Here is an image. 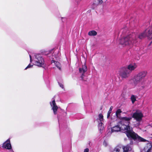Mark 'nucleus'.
I'll return each mask as SVG.
<instances>
[{"label":"nucleus","instance_id":"nucleus-1","mask_svg":"<svg viewBox=\"0 0 152 152\" xmlns=\"http://www.w3.org/2000/svg\"><path fill=\"white\" fill-rule=\"evenodd\" d=\"M132 119L131 117H123L120 122L121 125L126 126L127 128L125 129V132L127 137L129 138L133 139L134 140L138 141L145 142L147 140L140 137L134 133L132 130V128L129 125L130 124V121Z\"/></svg>","mask_w":152,"mask_h":152},{"label":"nucleus","instance_id":"nucleus-2","mask_svg":"<svg viewBox=\"0 0 152 152\" xmlns=\"http://www.w3.org/2000/svg\"><path fill=\"white\" fill-rule=\"evenodd\" d=\"M138 41V36L132 33L123 37L120 40V43L123 46L135 45Z\"/></svg>","mask_w":152,"mask_h":152},{"label":"nucleus","instance_id":"nucleus-3","mask_svg":"<svg viewBox=\"0 0 152 152\" xmlns=\"http://www.w3.org/2000/svg\"><path fill=\"white\" fill-rule=\"evenodd\" d=\"M127 128V127L125 125L122 126L120 123L118 125H116L112 127L111 129H108L107 131V135L108 136L110 135L112 132H118L121 130L125 131L124 129Z\"/></svg>","mask_w":152,"mask_h":152},{"label":"nucleus","instance_id":"nucleus-4","mask_svg":"<svg viewBox=\"0 0 152 152\" xmlns=\"http://www.w3.org/2000/svg\"><path fill=\"white\" fill-rule=\"evenodd\" d=\"M131 150V148L129 145L123 146L122 148L120 146H116L111 152H128Z\"/></svg>","mask_w":152,"mask_h":152},{"label":"nucleus","instance_id":"nucleus-5","mask_svg":"<svg viewBox=\"0 0 152 152\" xmlns=\"http://www.w3.org/2000/svg\"><path fill=\"white\" fill-rule=\"evenodd\" d=\"M35 64L39 66H42L44 64V60L40 54H36L35 55Z\"/></svg>","mask_w":152,"mask_h":152},{"label":"nucleus","instance_id":"nucleus-6","mask_svg":"<svg viewBox=\"0 0 152 152\" xmlns=\"http://www.w3.org/2000/svg\"><path fill=\"white\" fill-rule=\"evenodd\" d=\"M143 116V115L141 112L139 110L137 111L136 112L133 113V117L135 118L137 121L138 122L137 124L136 125L137 126H138L140 124V121L142 120V118Z\"/></svg>","mask_w":152,"mask_h":152},{"label":"nucleus","instance_id":"nucleus-7","mask_svg":"<svg viewBox=\"0 0 152 152\" xmlns=\"http://www.w3.org/2000/svg\"><path fill=\"white\" fill-rule=\"evenodd\" d=\"M142 81L141 79L136 75L129 80V83L134 85V86H136Z\"/></svg>","mask_w":152,"mask_h":152},{"label":"nucleus","instance_id":"nucleus-8","mask_svg":"<svg viewBox=\"0 0 152 152\" xmlns=\"http://www.w3.org/2000/svg\"><path fill=\"white\" fill-rule=\"evenodd\" d=\"M131 72L127 68H124L121 71L120 75L123 78H126L129 76Z\"/></svg>","mask_w":152,"mask_h":152},{"label":"nucleus","instance_id":"nucleus-9","mask_svg":"<svg viewBox=\"0 0 152 152\" xmlns=\"http://www.w3.org/2000/svg\"><path fill=\"white\" fill-rule=\"evenodd\" d=\"M87 67L85 65H83L82 67L80 68L79 69V72L81 74V79L83 80H84L83 79V77L85 76V73L87 71Z\"/></svg>","mask_w":152,"mask_h":152},{"label":"nucleus","instance_id":"nucleus-10","mask_svg":"<svg viewBox=\"0 0 152 152\" xmlns=\"http://www.w3.org/2000/svg\"><path fill=\"white\" fill-rule=\"evenodd\" d=\"M50 105L52 107V110H53L54 114L55 115L56 114V111L58 109V107L56 105L55 100L54 99L52 102H50Z\"/></svg>","mask_w":152,"mask_h":152},{"label":"nucleus","instance_id":"nucleus-11","mask_svg":"<svg viewBox=\"0 0 152 152\" xmlns=\"http://www.w3.org/2000/svg\"><path fill=\"white\" fill-rule=\"evenodd\" d=\"M3 147L8 149H10L12 147L10 139H8L3 144Z\"/></svg>","mask_w":152,"mask_h":152},{"label":"nucleus","instance_id":"nucleus-12","mask_svg":"<svg viewBox=\"0 0 152 152\" xmlns=\"http://www.w3.org/2000/svg\"><path fill=\"white\" fill-rule=\"evenodd\" d=\"M147 74V72L146 71H143L139 72L137 74L138 76L142 80L145 77Z\"/></svg>","mask_w":152,"mask_h":152},{"label":"nucleus","instance_id":"nucleus-13","mask_svg":"<svg viewBox=\"0 0 152 152\" xmlns=\"http://www.w3.org/2000/svg\"><path fill=\"white\" fill-rule=\"evenodd\" d=\"M152 148V145L150 143H148L144 148V150L146 152H151Z\"/></svg>","mask_w":152,"mask_h":152},{"label":"nucleus","instance_id":"nucleus-14","mask_svg":"<svg viewBox=\"0 0 152 152\" xmlns=\"http://www.w3.org/2000/svg\"><path fill=\"white\" fill-rule=\"evenodd\" d=\"M145 32L147 34V36L149 38H152V29H147L145 31Z\"/></svg>","mask_w":152,"mask_h":152},{"label":"nucleus","instance_id":"nucleus-15","mask_svg":"<svg viewBox=\"0 0 152 152\" xmlns=\"http://www.w3.org/2000/svg\"><path fill=\"white\" fill-rule=\"evenodd\" d=\"M137 66V65L136 64H131L129 65L128 68H127L129 71H131L134 70Z\"/></svg>","mask_w":152,"mask_h":152},{"label":"nucleus","instance_id":"nucleus-16","mask_svg":"<svg viewBox=\"0 0 152 152\" xmlns=\"http://www.w3.org/2000/svg\"><path fill=\"white\" fill-rule=\"evenodd\" d=\"M51 62L52 63H54L55 64L56 66L57 67V68L60 70H61V65L58 62L55 61L54 60H52L51 61Z\"/></svg>","mask_w":152,"mask_h":152},{"label":"nucleus","instance_id":"nucleus-17","mask_svg":"<svg viewBox=\"0 0 152 152\" xmlns=\"http://www.w3.org/2000/svg\"><path fill=\"white\" fill-rule=\"evenodd\" d=\"M97 34V32L94 31H89L88 33V35L90 36H95Z\"/></svg>","mask_w":152,"mask_h":152},{"label":"nucleus","instance_id":"nucleus-18","mask_svg":"<svg viewBox=\"0 0 152 152\" xmlns=\"http://www.w3.org/2000/svg\"><path fill=\"white\" fill-rule=\"evenodd\" d=\"M100 132L103 130L104 129V126H103V124L102 122H99L98 124Z\"/></svg>","mask_w":152,"mask_h":152},{"label":"nucleus","instance_id":"nucleus-19","mask_svg":"<svg viewBox=\"0 0 152 152\" xmlns=\"http://www.w3.org/2000/svg\"><path fill=\"white\" fill-rule=\"evenodd\" d=\"M147 34L145 33V31L142 33H141L138 36L139 38L140 39H142L147 36Z\"/></svg>","mask_w":152,"mask_h":152},{"label":"nucleus","instance_id":"nucleus-20","mask_svg":"<svg viewBox=\"0 0 152 152\" xmlns=\"http://www.w3.org/2000/svg\"><path fill=\"white\" fill-rule=\"evenodd\" d=\"M113 109V107L111 106L110 107L109 111H108L107 114V118H108L110 116V114L111 113L112 110Z\"/></svg>","mask_w":152,"mask_h":152},{"label":"nucleus","instance_id":"nucleus-21","mask_svg":"<svg viewBox=\"0 0 152 152\" xmlns=\"http://www.w3.org/2000/svg\"><path fill=\"white\" fill-rule=\"evenodd\" d=\"M121 112V111L120 109H118L116 112V115L117 118L119 117V116L120 114V113Z\"/></svg>","mask_w":152,"mask_h":152},{"label":"nucleus","instance_id":"nucleus-22","mask_svg":"<svg viewBox=\"0 0 152 152\" xmlns=\"http://www.w3.org/2000/svg\"><path fill=\"white\" fill-rule=\"evenodd\" d=\"M99 120L100 122H102L103 120V116L101 114L99 115Z\"/></svg>","mask_w":152,"mask_h":152},{"label":"nucleus","instance_id":"nucleus-23","mask_svg":"<svg viewBox=\"0 0 152 152\" xmlns=\"http://www.w3.org/2000/svg\"><path fill=\"white\" fill-rule=\"evenodd\" d=\"M131 99L133 103H134V102L136 101V98L134 95L132 96L131 97Z\"/></svg>","mask_w":152,"mask_h":152},{"label":"nucleus","instance_id":"nucleus-24","mask_svg":"<svg viewBox=\"0 0 152 152\" xmlns=\"http://www.w3.org/2000/svg\"><path fill=\"white\" fill-rule=\"evenodd\" d=\"M32 66H33V65L30 64L27 66V67H26V68L25 69V70L26 69L28 68L31 67H32Z\"/></svg>","mask_w":152,"mask_h":152},{"label":"nucleus","instance_id":"nucleus-25","mask_svg":"<svg viewBox=\"0 0 152 152\" xmlns=\"http://www.w3.org/2000/svg\"><path fill=\"white\" fill-rule=\"evenodd\" d=\"M59 84L60 87L62 88H64V86L61 83H59Z\"/></svg>","mask_w":152,"mask_h":152},{"label":"nucleus","instance_id":"nucleus-26","mask_svg":"<svg viewBox=\"0 0 152 152\" xmlns=\"http://www.w3.org/2000/svg\"><path fill=\"white\" fill-rule=\"evenodd\" d=\"M89 149L88 148H86L84 150V152H88Z\"/></svg>","mask_w":152,"mask_h":152},{"label":"nucleus","instance_id":"nucleus-27","mask_svg":"<svg viewBox=\"0 0 152 152\" xmlns=\"http://www.w3.org/2000/svg\"><path fill=\"white\" fill-rule=\"evenodd\" d=\"M144 88V86H142L141 87H140V88L139 89L140 90H141V89H143Z\"/></svg>","mask_w":152,"mask_h":152},{"label":"nucleus","instance_id":"nucleus-28","mask_svg":"<svg viewBox=\"0 0 152 152\" xmlns=\"http://www.w3.org/2000/svg\"><path fill=\"white\" fill-rule=\"evenodd\" d=\"M103 144L104 145H105V146H106L107 145V143L105 141H104Z\"/></svg>","mask_w":152,"mask_h":152},{"label":"nucleus","instance_id":"nucleus-29","mask_svg":"<svg viewBox=\"0 0 152 152\" xmlns=\"http://www.w3.org/2000/svg\"><path fill=\"white\" fill-rule=\"evenodd\" d=\"M29 56H30V62H31L32 61L31 57V55H29Z\"/></svg>","mask_w":152,"mask_h":152}]
</instances>
